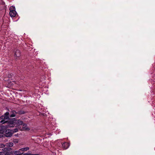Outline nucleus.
<instances>
[{
    "instance_id": "11",
    "label": "nucleus",
    "mask_w": 155,
    "mask_h": 155,
    "mask_svg": "<svg viewBox=\"0 0 155 155\" xmlns=\"http://www.w3.org/2000/svg\"><path fill=\"white\" fill-rule=\"evenodd\" d=\"M9 148H4L2 149V150L4 152L8 151L9 150Z\"/></svg>"
},
{
    "instance_id": "14",
    "label": "nucleus",
    "mask_w": 155,
    "mask_h": 155,
    "mask_svg": "<svg viewBox=\"0 0 155 155\" xmlns=\"http://www.w3.org/2000/svg\"><path fill=\"white\" fill-rule=\"evenodd\" d=\"M5 155H10V154L8 153H6Z\"/></svg>"
},
{
    "instance_id": "8",
    "label": "nucleus",
    "mask_w": 155,
    "mask_h": 155,
    "mask_svg": "<svg viewBox=\"0 0 155 155\" xmlns=\"http://www.w3.org/2000/svg\"><path fill=\"white\" fill-rule=\"evenodd\" d=\"M20 151V150H18L15 151H14L13 152L14 155H21V153Z\"/></svg>"
},
{
    "instance_id": "6",
    "label": "nucleus",
    "mask_w": 155,
    "mask_h": 155,
    "mask_svg": "<svg viewBox=\"0 0 155 155\" xmlns=\"http://www.w3.org/2000/svg\"><path fill=\"white\" fill-rule=\"evenodd\" d=\"M23 127L22 128H20V130H29L30 128L28 127L27 125L26 124H22Z\"/></svg>"
},
{
    "instance_id": "1",
    "label": "nucleus",
    "mask_w": 155,
    "mask_h": 155,
    "mask_svg": "<svg viewBox=\"0 0 155 155\" xmlns=\"http://www.w3.org/2000/svg\"><path fill=\"white\" fill-rule=\"evenodd\" d=\"M9 113L8 112H6L4 115L1 116V118L2 119L0 123L3 124L7 123V125L5 126H2L6 127L5 130L8 127H13L15 126L16 128L12 130L13 134L14 133L17 132L18 129L20 130V125H21L23 122L22 121L18 120H17L15 118L9 119Z\"/></svg>"
},
{
    "instance_id": "5",
    "label": "nucleus",
    "mask_w": 155,
    "mask_h": 155,
    "mask_svg": "<svg viewBox=\"0 0 155 155\" xmlns=\"http://www.w3.org/2000/svg\"><path fill=\"white\" fill-rule=\"evenodd\" d=\"M6 128V127L4 126L0 127V137H3V133L5 130Z\"/></svg>"
},
{
    "instance_id": "15",
    "label": "nucleus",
    "mask_w": 155,
    "mask_h": 155,
    "mask_svg": "<svg viewBox=\"0 0 155 155\" xmlns=\"http://www.w3.org/2000/svg\"><path fill=\"white\" fill-rule=\"evenodd\" d=\"M0 155H2V153L0 152Z\"/></svg>"
},
{
    "instance_id": "3",
    "label": "nucleus",
    "mask_w": 155,
    "mask_h": 155,
    "mask_svg": "<svg viewBox=\"0 0 155 155\" xmlns=\"http://www.w3.org/2000/svg\"><path fill=\"white\" fill-rule=\"evenodd\" d=\"M21 55V52L20 51L18 50H16L14 51V56L15 58L18 59L19 58Z\"/></svg>"
},
{
    "instance_id": "13",
    "label": "nucleus",
    "mask_w": 155,
    "mask_h": 155,
    "mask_svg": "<svg viewBox=\"0 0 155 155\" xmlns=\"http://www.w3.org/2000/svg\"><path fill=\"white\" fill-rule=\"evenodd\" d=\"M5 147V145L3 144H0V148L4 147Z\"/></svg>"
},
{
    "instance_id": "10",
    "label": "nucleus",
    "mask_w": 155,
    "mask_h": 155,
    "mask_svg": "<svg viewBox=\"0 0 155 155\" xmlns=\"http://www.w3.org/2000/svg\"><path fill=\"white\" fill-rule=\"evenodd\" d=\"M29 149V148L28 147H26L25 148H21L19 149V150H20L21 151H26L28 150Z\"/></svg>"
},
{
    "instance_id": "12",
    "label": "nucleus",
    "mask_w": 155,
    "mask_h": 155,
    "mask_svg": "<svg viewBox=\"0 0 155 155\" xmlns=\"http://www.w3.org/2000/svg\"><path fill=\"white\" fill-rule=\"evenodd\" d=\"M13 145V143L12 142L9 143L8 144V146L9 147H12Z\"/></svg>"
},
{
    "instance_id": "2",
    "label": "nucleus",
    "mask_w": 155,
    "mask_h": 155,
    "mask_svg": "<svg viewBox=\"0 0 155 155\" xmlns=\"http://www.w3.org/2000/svg\"><path fill=\"white\" fill-rule=\"evenodd\" d=\"M9 14L12 17H15L17 14V12L15 10V8L14 6H12L9 8Z\"/></svg>"
},
{
    "instance_id": "4",
    "label": "nucleus",
    "mask_w": 155,
    "mask_h": 155,
    "mask_svg": "<svg viewBox=\"0 0 155 155\" xmlns=\"http://www.w3.org/2000/svg\"><path fill=\"white\" fill-rule=\"evenodd\" d=\"M5 131V136L7 137H10L12 136L13 133L12 132V130H5L4 131ZM4 133H3V134Z\"/></svg>"
},
{
    "instance_id": "9",
    "label": "nucleus",
    "mask_w": 155,
    "mask_h": 155,
    "mask_svg": "<svg viewBox=\"0 0 155 155\" xmlns=\"http://www.w3.org/2000/svg\"><path fill=\"white\" fill-rule=\"evenodd\" d=\"M12 114L10 115V117H13L15 116L16 114V112L15 111H13L12 112Z\"/></svg>"
},
{
    "instance_id": "7",
    "label": "nucleus",
    "mask_w": 155,
    "mask_h": 155,
    "mask_svg": "<svg viewBox=\"0 0 155 155\" xmlns=\"http://www.w3.org/2000/svg\"><path fill=\"white\" fill-rule=\"evenodd\" d=\"M69 144L68 143L65 142L62 144V147L65 149H67L69 147Z\"/></svg>"
}]
</instances>
